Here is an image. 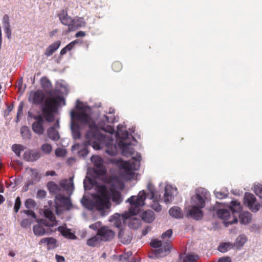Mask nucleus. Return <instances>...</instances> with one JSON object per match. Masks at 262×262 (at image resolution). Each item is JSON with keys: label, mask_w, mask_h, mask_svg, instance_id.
I'll return each instance as SVG.
<instances>
[{"label": "nucleus", "mask_w": 262, "mask_h": 262, "mask_svg": "<svg viewBox=\"0 0 262 262\" xmlns=\"http://www.w3.org/2000/svg\"><path fill=\"white\" fill-rule=\"evenodd\" d=\"M30 182H33V185L40 180L38 172L36 169H31V173L30 178L27 180Z\"/></svg>", "instance_id": "nucleus-40"}, {"label": "nucleus", "mask_w": 262, "mask_h": 262, "mask_svg": "<svg viewBox=\"0 0 262 262\" xmlns=\"http://www.w3.org/2000/svg\"><path fill=\"white\" fill-rule=\"evenodd\" d=\"M129 213L125 212L124 214H122L121 216L118 213H115L113 215L110 217V222H114V225L118 229H122V224L124 222L125 219H127L130 217L128 215Z\"/></svg>", "instance_id": "nucleus-14"}, {"label": "nucleus", "mask_w": 262, "mask_h": 262, "mask_svg": "<svg viewBox=\"0 0 262 262\" xmlns=\"http://www.w3.org/2000/svg\"><path fill=\"white\" fill-rule=\"evenodd\" d=\"M110 196L112 201L117 205L121 204L123 200L121 193L117 190H111Z\"/></svg>", "instance_id": "nucleus-26"}, {"label": "nucleus", "mask_w": 262, "mask_h": 262, "mask_svg": "<svg viewBox=\"0 0 262 262\" xmlns=\"http://www.w3.org/2000/svg\"><path fill=\"white\" fill-rule=\"evenodd\" d=\"M122 68V64L119 61L114 62L112 64V69L115 72H119Z\"/></svg>", "instance_id": "nucleus-54"}, {"label": "nucleus", "mask_w": 262, "mask_h": 262, "mask_svg": "<svg viewBox=\"0 0 262 262\" xmlns=\"http://www.w3.org/2000/svg\"><path fill=\"white\" fill-rule=\"evenodd\" d=\"M28 100L30 102L41 106V110L45 119L47 122H53L55 119L54 113L57 110L50 99H46V95L42 91L38 90L30 93Z\"/></svg>", "instance_id": "nucleus-2"}, {"label": "nucleus", "mask_w": 262, "mask_h": 262, "mask_svg": "<svg viewBox=\"0 0 262 262\" xmlns=\"http://www.w3.org/2000/svg\"><path fill=\"white\" fill-rule=\"evenodd\" d=\"M61 42L59 40L51 44L46 50L45 54L47 56H50L52 55L60 47Z\"/></svg>", "instance_id": "nucleus-32"}, {"label": "nucleus", "mask_w": 262, "mask_h": 262, "mask_svg": "<svg viewBox=\"0 0 262 262\" xmlns=\"http://www.w3.org/2000/svg\"><path fill=\"white\" fill-rule=\"evenodd\" d=\"M199 258L200 257L198 254L192 252L179 255L180 260H183L184 262H196Z\"/></svg>", "instance_id": "nucleus-21"}, {"label": "nucleus", "mask_w": 262, "mask_h": 262, "mask_svg": "<svg viewBox=\"0 0 262 262\" xmlns=\"http://www.w3.org/2000/svg\"><path fill=\"white\" fill-rule=\"evenodd\" d=\"M33 185V182H30V181L27 180L25 186L24 187V191H27L28 190V189H29V187L30 185Z\"/></svg>", "instance_id": "nucleus-64"}, {"label": "nucleus", "mask_w": 262, "mask_h": 262, "mask_svg": "<svg viewBox=\"0 0 262 262\" xmlns=\"http://www.w3.org/2000/svg\"><path fill=\"white\" fill-rule=\"evenodd\" d=\"M55 153L57 157H62L65 156L66 151L64 149L61 148H57L55 150Z\"/></svg>", "instance_id": "nucleus-52"}, {"label": "nucleus", "mask_w": 262, "mask_h": 262, "mask_svg": "<svg viewBox=\"0 0 262 262\" xmlns=\"http://www.w3.org/2000/svg\"><path fill=\"white\" fill-rule=\"evenodd\" d=\"M247 241L246 236L244 234L239 235L236 238L235 242L232 244L233 248L240 249Z\"/></svg>", "instance_id": "nucleus-29"}, {"label": "nucleus", "mask_w": 262, "mask_h": 262, "mask_svg": "<svg viewBox=\"0 0 262 262\" xmlns=\"http://www.w3.org/2000/svg\"><path fill=\"white\" fill-rule=\"evenodd\" d=\"M202 209L196 206L191 205V207L187 211V216L195 220H200L202 219L204 215Z\"/></svg>", "instance_id": "nucleus-15"}, {"label": "nucleus", "mask_w": 262, "mask_h": 262, "mask_svg": "<svg viewBox=\"0 0 262 262\" xmlns=\"http://www.w3.org/2000/svg\"><path fill=\"white\" fill-rule=\"evenodd\" d=\"M54 102L58 105H60L61 103H62L63 105L66 104L64 99L62 97L60 96L55 98L54 100Z\"/></svg>", "instance_id": "nucleus-56"}, {"label": "nucleus", "mask_w": 262, "mask_h": 262, "mask_svg": "<svg viewBox=\"0 0 262 262\" xmlns=\"http://www.w3.org/2000/svg\"><path fill=\"white\" fill-rule=\"evenodd\" d=\"M24 213L26 215L31 216H32L34 219H36V214H35V212L33 211H32V210H31L30 209L25 210L24 211Z\"/></svg>", "instance_id": "nucleus-60"}, {"label": "nucleus", "mask_w": 262, "mask_h": 262, "mask_svg": "<svg viewBox=\"0 0 262 262\" xmlns=\"http://www.w3.org/2000/svg\"><path fill=\"white\" fill-rule=\"evenodd\" d=\"M160 198V195L155 197V198L154 199H150L151 200H152L151 207L157 212H159L162 209V206L159 203Z\"/></svg>", "instance_id": "nucleus-36"}, {"label": "nucleus", "mask_w": 262, "mask_h": 262, "mask_svg": "<svg viewBox=\"0 0 262 262\" xmlns=\"http://www.w3.org/2000/svg\"><path fill=\"white\" fill-rule=\"evenodd\" d=\"M77 42V40H74L69 43L68 45L66 46L67 49H68V50L71 51L73 48L74 47L75 44Z\"/></svg>", "instance_id": "nucleus-62"}, {"label": "nucleus", "mask_w": 262, "mask_h": 262, "mask_svg": "<svg viewBox=\"0 0 262 262\" xmlns=\"http://www.w3.org/2000/svg\"><path fill=\"white\" fill-rule=\"evenodd\" d=\"M210 200L209 192L204 188H198L195 190V194L191 198V205H195L201 208H204L206 203Z\"/></svg>", "instance_id": "nucleus-7"}, {"label": "nucleus", "mask_w": 262, "mask_h": 262, "mask_svg": "<svg viewBox=\"0 0 262 262\" xmlns=\"http://www.w3.org/2000/svg\"><path fill=\"white\" fill-rule=\"evenodd\" d=\"M229 208L230 210L232 212L233 214V219L232 221L226 222L225 223L226 226L227 224H233L237 223L238 219L236 216H235L234 214L235 213H239L241 212L242 209V207L239 202L236 200H232L230 203Z\"/></svg>", "instance_id": "nucleus-12"}, {"label": "nucleus", "mask_w": 262, "mask_h": 262, "mask_svg": "<svg viewBox=\"0 0 262 262\" xmlns=\"http://www.w3.org/2000/svg\"><path fill=\"white\" fill-rule=\"evenodd\" d=\"M91 162L94 166V171L98 176H102L106 173V170L103 165L102 159L98 156H92L91 158Z\"/></svg>", "instance_id": "nucleus-9"}, {"label": "nucleus", "mask_w": 262, "mask_h": 262, "mask_svg": "<svg viewBox=\"0 0 262 262\" xmlns=\"http://www.w3.org/2000/svg\"><path fill=\"white\" fill-rule=\"evenodd\" d=\"M24 104V102H21L18 105V110H17V113L16 120V122H17L19 121V116L23 114Z\"/></svg>", "instance_id": "nucleus-55"}, {"label": "nucleus", "mask_w": 262, "mask_h": 262, "mask_svg": "<svg viewBox=\"0 0 262 262\" xmlns=\"http://www.w3.org/2000/svg\"><path fill=\"white\" fill-rule=\"evenodd\" d=\"M56 199L59 201L60 203L64 205L68 210L71 209L72 204L70 196H66L64 195L59 194L56 195Z\"/></svg>", "instance_id": "nucleus-25"}, {"label": "nucleus", "mask_w": 262, "mask_h": 262, "mask_svg": "<svg viewBox=\"0 0 262 262\" xmlns=\"http://www.w3.org/2000/svg\"><path fill=\"white\" fill-rule=\"evenodd\" d=\"M169 214L171 216L176 219H181L183 217L182 210L178 206L170 208L169 210Z\"/></svg>", "instance_id": "nucleus-33"}, {"label": "nucleus", "mask_w": 262, "mask_h": 262, "mask_svg": "<svg viewBox=\"0 0 262 262\" xmlns=\"http://www.w3.org/2000/svg\"><path fill=\"white\" fill-rule=\"evenodd\" d=\"M141 217L143 221L148 223H151L155 217L154 212L151 210L144 211Z\"/></svg>", "instance_id": "nucleus-28"}, {"label": "nucleus", "mask_w": 262, "mask_h": 262, "mask_svg": "<svg viewBox=\"0 0 262 262\" xmlns=\"http://www.w3.org/2000/svg\"><path fill=\"white\" fill-rule=\"evenodd\" d=\"M102 241L107 242L113 239L115 235V232L107 226H102L97 232Z\"/></svg>", "instance_id": "nucleus-11"}, {"label": "nucleus", "mask_w": 262, "mask_h": 262, "mask_svg": "<svg viewBox=\"0 0 262 262\" xmlns=\"http://www.w3.org/2000/svg\"><path fill=\"white\" fill-rule=\"evenodd\" d=\"M32 130L39 135H42L44 133L43 123H33L32 125Z\"/></svg>", "instance_id": "nucleus-38"}, {"label": "nucleus", "mask_w": 262, "mask_h": 262, "mask_svg": "<svg viewBox=\"0 0 262 262\" xmlns=\"http://www.w3.org/2000/svg\"><path fill=\"white\" fill-rule=\"evenodd\" d=\"M217 262H231V259L230 257H222L219 259Z\"/></svg>", "instance_id": "nucleus-61"}, {"label": "nucleus", "mask_w": 262, "mask_h": 262, "mask_svg": "<svg viewBox=\"0 0 262 262\" xmlns=\"http://www.w3.org/2000/svg\"><path fill=\"white\" fill-rule=\"evenodd\" d=\"M2 24L7 37L8 39H11L12 31L10 28V18L8 15L5 14L4 15L2 20Z\"/></svg>", "instance_id": "nucleus-18"}, {"label": "nucleus", "mask_w": 262, "mask_h": 262, "mask_svg": "<svg viewBox=\"0 0 262 262\" xmlns=\"http://www.w3.org/2000/svg\"><path fill=\"white\" fill-rule=\"evenodd\" d=\"M75 107L79 111L75 112L72 110L70 113V127L74 139H79L81 137L80 129L88 126L90 129L86 132L85 138L88 144L94 149L99 150L105 146V152L108 155L114 156L117 153L116 141H114L112 136H106L101 133V130L112 135L115 133L116 137L121 139L118 146L124 156L128 157L134 155V149L131 145H135L137 141L132 134L129 135L126 126L124 124H119L115 131L114 127L106 124L116 121L114 115L110 117L104 115L99 120L98 124L96 125L90 116V107L83 106L79 100H76Z\"/></svg>", "instance_id": "nucleus-1"}, {"label": "nucleus", "mask_w": 262, "mask_h": 262, "mask_svg": "<svg viewBox=\"0 0 262 262\" xmlns=\"http://www.w3.org/2000/svg\"><path fill=\"white\" fill-rule=\"evenodd\" d=\"M58 17L62 24L67 26L69 29V26L72 24L73 18L69 16L67 11L64 10H61L58 14Z\"/></svg>", "instance_id": "nucleus-19"}, {"label": "nucleus", "mask_w": 262, "mask_h": 262, "mask_svg": "<svg viewBox=\"0 0 262 262\" xmlns=\"http://www.w3.org/2000/svg\"><path fill=\"white\" fill-rule=\"evenodd\" d=\"M231 249H233L232 243L229 242L222 243L218 247L219 251L222 253H225Z\"/></svg>", "instance_id": "nucleus-39"}, {"label": "nucleus", "mask_w": 262, "mask_h": 262, "mask_svg": "<svg viewBox=\"0 0 262 262\" xmlns=\"http://www.w3.org/2000/svg\"><path fill=\"white\" fill-rule=\"evenodd\" d=\"M141 160V156L139 152H136V155L132 156V159L128 161L117 160V163L124 171L123 177L124 179L128 180L137 179L138 174L134 171L139 169Z\"/></svg>", "instance_id": "nucleus-6"}, {"label": "nucleus", "mask_w": 262, "mask_h": 262, "mask_svg": "<svg viewBox=\"0 0 262 262\" xmlns=\"http://www.w3.org/2000/svg\"><path fill=\"white\" fill-rule=\"evenodd\" d=\"M256 198L255 196L249 192H246L244 196V203L247 205L249 208L252 212H257L259 209V205L255 203Z\"/></svg>", "instance_id": "nucleus-10"}, {"label": "nucleus", "mask_w": 262, "mask_h": 262, "mask_svg": "<svg viewBox=\"0 0 262 262\" xmlns=\"http://www.w3.org/2000/svg\"><path fill=\"white\" fill-rule=\"evenodd\" d=\"M40 83L42 88L44 89H50L52 86L51 81L46 77L41 78Z\"/></svg>", "instance_id": "nucleus-44"}, {"label": "nucleus", "mask_w": 262, "mask_h": 262, "mask_svg": "<svg viewBox=\"0 0 262 262\" xmlns=\"http://www.w3.org/2000/svg\"><path fill=\"white\" fill-rule=\"evenodd\" d=\"M57 229L61 235L67 238L75 239L77 238L74 233L71 232V229L67 228L66 226H59Z\"/></svg>", "instance_id": "nucleus-24"}, {"label": "nucleus", "mask_w": 262, "mask_h": 262, "mask_svg": "<svg viewBox=\"0 0 262 262\" xmlns=\"http://www.w3.org/2000/svg\"><path fill=\"white\" fill-rule=\"evenodd\" d=\"M25 206L28 209H31L35 208L36 203L33 200L28 199L25 202Z\"/></svg>", "instance_id": "nucleus-47"}, {"label": "nucleus", "mask_w": 262, "mask_h": 262, "mask_svg": "<svg viewBox=\"0 0 262 262\" xmlns=\"http://www.w3.org/2000/svg\"><path fill=\"white\" fill-rule=\"evenodd\" d=\"M217 214L219 218L227 220L230 216V212L227 209H220L217 211Z\"/></svg>", "instance_id": "nucleus-35"}, {"label": "nucleus", "mask_w": 262, "mask_h": 262, "mask_svg": "<svg viewBox=\"0 0 262 262\" xmlns=\"http://www.w3.org/2000/svg\"><path fill=\"white\" fill-rule=\"evenodd\" d=\"M93 180L87 177L83 181V187L85 190H90L92 188Z\"/></svg>", "instance_id": "nucleus-48"}, {"label": "nucleus", "mask_w": 262, "mask_h": 262, "mask_svg": "<svg viewBox=\"0 0 262 262\" xmlns=\"http://www.w3.org/2000/svg\"><path fill=\"white\" fill-rule=\"evenodd\" d=\"M32 223V220L29 219H25L22 220L20 225L22 227L27 228H29Z\"/></svg>", "instance_id": "nucleus-50"}, {"label": "nucleus", "mask_w": 262, "mask_h": 262, "mask_svg": "<svg viewBox=\"0 0 262 262\" xmlns=\"http://www.w3.org/2000/svg\"><path fill=\"white\" fill-rule=\"evenodd\" d=\"M147 189L148 193H146L144 190H141L137 196L132 195L126 201V203L130 204V212L132 214H135L140 211V208L145 205L144 201L146 198L152 199L158 196L155 187L151 183H148Z\"/></svg>", "instance_id": "nucleus-3"}, {"label": "nucleus", "mask_w": 262, "mask_h": 262, "mask_svg": "<svg viewBox=\"0 0 262 262\" xmlns=\"http://www.w3.org/2000/svg\"><path fill=\"white\" fill-rule=\"evenodd\" d=\"M48 188L49 190L53 193H55L56 195L59 194L60 189L59 186L54 182H50L48 183Z\"/></svg>", "instance_id": "nucleus-41"}, {"label": "nucleus", "mask_w": 262, "mask_h": 262, "mask_svg": "<svg viewBox=\"0 0 262 262\" xmlns=\"http://www.w3.org/2000/svg\"><path fill=\"white\" fill-rule=\"evenodd\" d=\"M20 133L24 139L29 140L31 138V132L28 127L23 126L20 129Z\"/></svg>", "instance_id": "nucleus-42"}, {"label": "nucleus", "mask_w": 262, "mask_h": 262, "mask_svg": "<svg viewBox=\"0 0 262 262\" xmlns=\"http://www.w3.org/2000/svg\"><path fill=\"white\" fill-rule=\"evenodd\" d=\"M46 219H42L38 221V224L33 226V230L34 234L36 236H42L46 234H49L52 230L48 228L45 229L43 226L46 227H53L56 226L57 222L53 211L50 208H45L43 211Z\"/></svg>", "instance_id": "nucleus-5"}, {"label": "nucleus", "mask_w": 262, "mask_h": 262, "mask_svg": "<svg viewBox=\"0 0 262 262\" xmlns=\"http://www.w3.org/2000/svg\"><path fill=\"white\" fill-rule=\"evenodd\" d=\"M48 138L53 141H57L60 139V135L55 127H50L47 130Z\"/></svg>", "instance_id": "nucleus-27"}, {"label": "nucleus", "mask_w": 262, "mask_h": 262, "mask_svg": "<svg viewBox=\"0 0 262 262\" xmlns=\"http://www.w3.org/2000/svg\"><path fill=\"white\" fill-rule=\"evenodd\" d=\"M76 147H77L78 150V154L79 157H81L83 158H84L88 154L89 151L86 147H84L82 149L79 148V145H74L72 146V150H74V148H75Z\"/></svg>", "instance_id": "nucleus-43"}, {"label": "nucleus", "mask_w": 262, "mask_h": 262, "mask_svg": "<svg viewBox=\"0 0 262 262\" xmlns=\"http://www.w3.org/2000/svg\"><path fill=\"white\" fill-rule=\"evenodd\" d=\"M41 149L44 153L49 154L52 150V146L50 144L45 143L42 145Z\"/></svg>", "instance_id": "nucleus-49"}, {"label": "nucleus", "mask_w": 262, "mask_h": 262, "mask_svg": "<svg viewBox=\"0 0 262 262\" xmlns=\"http://www.w3.org/2000/svg\"><path fill=\"white\" fill-rule=\"evenodd\" d=\"M139 211L135 214H132L130 212V208H129V211L127 213H129L128 215L130 216L128 219H129L128 226L130 228L133 229H138L140 226L141 223V221L139 219L135 217L134 216L137 214Z\"/></svg>", "instance_id": "nucleus-22"}, {"label": "nucleus", "mask_w": 262, "mask_h": 262, "mask_svg": "<svg viewBox=\"0 0 262 262\" xmlns=\"http://www.w3.org/2000/svg\"><path fill=\"white\" fill-rule=\"evenodd\" d=\"M46 191L44 190H39L37 192V198L40 199H42L46 197Z\"/></svg>", "instance_id": "nucleus-59"}, {"label": "nucleus", "mask_w": 262, "mask_h": 262, "mask_svg": "<svg viewBox=\"0 0 262 262\" xmlns=\"http://www.w3.org/2000/svg\"><path fill=\"white\" fill-rule=\"evenodd\" d=\"M21 204V202L20 201V198L19 196H17L15 199L14 206V210L16 213H17L18 211V210L20 207Z\"/></svg>", "instance_id": "nucleus-51"}, {"label": "nucleus", "mask_w": 262, "mask_h": 262, "mask_svg": "<svg viewBox=\"0 0 262 262\" xmlns=\"http://www.w3.org/2000/svg\"><path fill=\"white\" fill-rule=\"evenodd\" d=\"M57 241L53 237H46L41 238L39 242L40 244H46L49 249H53L56 247Z\"/></svg>", "instance_id": "nucleus-30"}, {"label": "nucleus", "mask_w": 262, "mask_h": 262, "mask_svg": "<svg viewBox=\"0 0 262 262\" xmlns=\"http://www.w3.org/2000/svg\"><path fill=\"white\" fill-rule=\"evenodd\" d=\"M238 216L240 223L243 225L249 224L252 219L251 214L247 211L240 213Z\"/></svg>", "instance_id": "nucleus-31"}, {"label": "nucleus", "mask_w": 262, "mask_h": 262, "mask_svg": "<svg viewBox=\"0 0 262 262\" xmlns=\"http://www.w3.org/2000/svg\"><path fill=\"white\" fill-rule=\"evenodd\" d=\"M43 117L45 118L43 115H38L33 116L32 118L35 120V122H34V123H43L44 120Z\"/></svg>", "instance_id": "nucleus-53"}, {"label": "nucleus", "mask_w": 262, "mask_h": 262, "mask_svg": "<svg viewBox=\"0 0 262 262\" xmlns=\"http://www.w3.org/2000/svg\"><path fill=\"white\" fill-rule=\"evenodd\" d=\"M60 187L67 191L69 195H71L74 189L73 183V177L69 178L68 180L64 179L61 181L60 183Z\"/></svg>", "instance_id": "nucleus-17"}, {"label": "nucleus", "mask_w": 262, "mask_h": 262, "mask_svg": "<svg viewBox=\"0 0 262 262\" xmlns=\"http://www.w3.org/2000/svg\"><path fill=\"white\" fill-rule=\"evenodd\" d=\"M254 193L262 199V185L259 183L255 184L253 187Z\"/></svg>", "instance_id": "nucleus-46"}, {"label": "nucleus", "mask_w": 262, "mask_h": 262, "mask_svg": "<svg viewBox=\"0 0 262 262\" xmlns=\"http://www.w3.org/2000/svg\"><path fill=\"white\" fill-rule=\"evenodd\" d=\"M12 150L17 157H20L21 151L24 150V146L20 144H14Z\"/></svg>", "instance_id": "nucleus-45"}, {"label": "nucleus", "mask_w": 262, "mask_h": 262, "mask_svg": "<svg viewBox=\"0 0 262 262\" xmlns=\"http://www.w3.org/2000/svg\"><path fill=\"white\" fill-rule=\"evenodd\" d=\"M215 197L218 199H223L226 198L229 194L228 191L226 188H223L220 190H215L214 191Z\"/></svg>", "instance_id": "nucleus-37"}, {"label": "nucleus", "mask_w": 262, "mask_h": 262, "mask_svg": "<svg viewBox=\"0 0 262 262\" xmlns=\"http://www.w3.org/2000/svg\"><path fill=\"white\" fill-rule=\"evenodd\" d=\"M118 237L121 239L122 243L128 244L131 242L133 235L129 231L125 232L123 229H120L118 233Z\"/></svg>", "instance_id": "nucleus-23"}, {"label": "nucleus", "mask_w": 262, "mask_h": 262, "mask_svg": "<svg viewBox=\"0 0 262 262\" xmlns=\"http://www.w3.org/2000/svg\"><path fill=\"white\" fill-rule=\"evenodd\" d=\"M80 202L82 205L89 210L99 211L102 216L107 214L108 210L111 207L110 198L106 193H104L98 195L95 201L86 199L83 196Z\"/></svg>", "instance_id": "nucleus-4"}, {"label": "nucleus", "mask_w": 262, "mask_h": 262, "mask_svg": "<svg viewBox=\"0 0 262 262\" xmlns=\"http://www.w3.org/2000/svg\"><path fill=\"white\" fill-rule=\"evenodd\" d=\"M172 234V230L171 229H169L162 234L161 238L163 239L166 238H169L171 236Z\"/></svg>", "instance_id": "nucleus-57"}, {"label": "nucleus", "mask_w": 262, "mask_h": 262, "mask_svg": "<svg viewBox=\"0 0 262 262\" xmlns=\"http://www.w3.org/2000/svg\"><path fill=\"white\" fill-rule=\"evenodd\" d=\"M23 156L26 161L33 162L40 158V153L38 151L28 149L25 151Z\"/></svg>", "instance_id": "nucleus-20"}, {"label": "nucleus", "mask_w": 262, "mask_h": 262, "mask_svg": "<svg viewBox=\"0 0 262 262\" xmlns=\"http://www.w3.org/2000/svg\"><path fill=\"white\" fill-rule=\"evenodd\" d=\"M55 258L57 262H64L65 261V259L63 256L59 255L58 254L56 255Z\"/></svg>", "instance_id": "nucleus-63"}, {"label": "nucleus", "mask_w": 262, "mask_h": 262, "mask_svg": "<svg viewBox=\"0 0 262 262\" xmlns=\"http://www.w3.org/2000/svg\"><path fill=\"white\" fill-rule=\"evenodd\" d=\"M164 191L163 199L166 204L171 202L177 194V188L173 187L171 185H166L164 187Z\"/></svg>", "instance_id": "nucleus-13"}, {"label": "nucleus", "mask_w": 262, "mask_h": 262, "mask_svg": "<svg viewBox=\"0 0 262 262\" xmlns=\"http://www.w3.org/2000/svg\"><path fill=\"white\" fill-rule=\"evenodd\" d=\"M101 225V222H98L90 225L89 228L94 230H97L98 232V230L102 227Z\"/></svg>", "instance_id": "nucleus-58"}, {"label": "nucleus", "mask_w": 262, "mask_h": 262, "mask_svg": "<svg viewBox=\"0 0 262 262\" xmlns=\"http://www.w3.org/2000/svg\"><path fill=\"white\" fill-rule=\"evenodd\" d=\"M101 242L102 241L100 237L97 233V234L95 236L89 238L87 241L86 244L90 247H97L100 245Z\"/></svg>", "instance_id": "nucleus-34"}, {"label": "nucleus", "mask_w": 262, "mask_h": 262, "mask_svg": "<svg viewBox=\"0 0 262 262\" xmlns=\"http://www.w3.org/2000/svg\"><path fill=\"white\" fill-rule=\"evenodd\" d=\"M86 22L84 19L81 17H75L73 19L72 23L69 26L67 32L74 31L76 30L85 27Z\"/></svg>", "instance_id": "nucleus-16"}, {"label": "nucleus", "mask_w": 262, "mask_h": 262, "mask_svg": "<svg viewBox=\"0 0 262 262\" xmlns=\"http://www.w3.org/2000/svg\"><path fill=\"white\" fill-rule=\"evenodd\" d=\"M150 246L157 249L155 254L157 257H163L166 256L170 252L171 245L169 240L162 242L157 239H153L150 242Z\"/></svg>", "instance_id": "nucleus-8"}]
</instances>
